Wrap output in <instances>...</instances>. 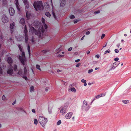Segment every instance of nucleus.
<instances>
[{
  "mask_svg": "<svg viewBox=\"0 0 131 131\" xmlns=\"http://www.w3.org/2000/svg\"><path fill=\"white\" fill-rule=\"evenodd\" d=\"M35 28H38V31L35 29L33 27L31 28V30H33L32 31L37 36H40L41 33L43 34L45 31L43 26L38 21H35L33 23Z\"/></svg>",
  "mask_w": 131,
  "mask_h": 131,
  "instance_id": "nucleus-1",
  "label": "nucleus"
},
{
  "mask_svg": "<svg viewBox=\"0 0 131 131\" xmlns=\"http://www.w3.org/2000/svg\"><path fill=\"white\" fill-rule=\"evenodd\" d=\"M33 5L37 11L38 9L41 10H42L44 8L43 4L41 1H38L35 2Z\"/></svg>",
  "mask_w": 131,
  "mask_h": 131,
  "instance_id": "nucleus-2",
  "label": "nucleus"
},
{
  "mask_svg": "<svg viewBox=\"0 0 131 131\" xmlns=\"http://www.w3.org/2000/svg\"><path fill=\"white\" fill-rule=\"evenodd\" d=\"M39 122L43 127H44L47 122V119L42 116L39 117L38 120Z\"/></svg>",
  "mask_w": 131,
  "mask_h": 131,
  "instance_id": "nucleus-3",
  "label": "nucleus"
},
{
  "mask_svg": "<svg viewBox=\"0 0 131 131\" xmlns=\"http://www.w3.org/2000/svg\"><path fill=\"white\" fill-rule=\"evenodd\" d=\"M89 108L90 107L88 105L87 101L84 100L82 106V109L84 110L87 111L89 109Z\"/></svg>",
  "mask_w": 131,
  "mask_h": 131,
  "instance_id": "nucleus-4",
  "label": "nucleus"
},
{
  "mask_svg": "<svg viewBox=\"0 0 131 131\" xmlns=\"http://www.w3.org/2000/svg\"><path fill=\"white\" fill-rule=\"evenodd\" d=\"M27 28L26 25H25L24 27V32L25 33V35L24 36L25 37V42L26 43H27L28 41V36L27 34Z\"/></svg>",
  "mask_w": 131,
  "mask_h": 131,
  "instance_id": "nucleus-5",
  "label": "nucleus"
},
{
  "mask_svg": "<svg viewBox=\"0 0 131 131\" xmlns=\"http://www.w3.org/2000/svg\"><path fill=\"white\" fill-rule=\"evenodd\" d=\"M15 24L14 22H13L12 24H10V25L9 28L10 32L12 33L14 31L15 29Z\"/></svg>",
  "mask_w": 131,
  "mask_h": 131,
  "instance_id": "nucleus-6",
  "label": "nucleus"
},
{
  "mask_svg": "<svg viewBox=\"0 0 131 131\" xmlns=\"http://www.w3.org/2000/svg\"><path fill=\"white\" fill-rule=\"evenodd\" d=\"M2 21L4 23H6L8 21V19L7 17L5 15H3L2 16Z\"/></svg>",
  "mask_w": 131,
  "mask_h": 131,
  "instance_id": "nucleus-7",
  "label": "nucleus"
},
{
  "mask_svg": "<svg viewBox=\"0 0 131 131\" xmlns=\"http://www.w3.org/2000/svg\"><path fill=\"white\" fill-rule=\"evenodd\" d=\"M9 12L10 15L11 16H13L15 13V11L14 9L12 7H10L9 8Z\"/></svg>",
  "mask_w": 131,
  "mask_h": 131,
  "instance_id": "nucleus-8",
  "label": "nucleus"
},
{
  "mask_svg": "<svg viewBox=\"0 0 131 131\" xmlns=\"http://www.w3.org/2000/svg\"><path fill=\"white\" fill-rule=\"evenodd\" d=\"M67 107V106H65L62 108L60 112L62 114H64L65 113Z\"/></svg>",
  "mask_w": 131,
  "mask_h": 131,
  "instance_id": "nucleus-9",
  "label": "nucleus"
},
{
  "mask_svg": "<svg viewBox=\"0 0 131 131\" xmlns=\"http://www.w3.org/2000/svg\"><path fill=\"white\" fill-rule=\"evenodd\" d=\"M73 115V113L70 112L67 113L65 116L66 118L67 119H70Z\"/></svg>",
  "mask_w": 131,
  "mask_h": 131,
  "instance_id": "nucleus-10",
  "label": "nucleus"
},
{
  "mask_svg": "<svg viewBox=\"0 0 131 131\" xmlns=\"http://www.w3.org/2000/svg\"><path fill=\"white\" fill-rule=\"evenodd\" d=\"M42 22L43 24V27L44 28V29L45 30V31H47V25L45 24V19H44L42 17Z\"/></svg>",
  "mask_w": 131,
  "mask_h": 131,
  "instance_id": "nucleus-11",
  "label": "nucleus"
},
{
  "mask_svg": "<svg viewBox=\"0 0 131 131\" xmlns=\"http://www.w3.org/2000/svg\"><path fill=\"white\" fill-rule=\"evenodd\" d=\"M15 5L17 10L19 12L20 11V6L19 4L18 0H15Z\"/></svg>",
  "mask_w": 131,
  "mask_h": 131,
  "instance_id": "nucleus-12",
  "label": "nucleus"
},
{
  "mask_svg": "<svg viewBox=\"0 0 131 131\" xmlns=\"http://www.w3.org/2000/svg\"><path fill=\"white\" fill-rule=\"evenodd\" d=\"M119 64H119H118L116 62L113 63L112 64V66L111 67L110 69V70L114 69L116 67H117Z\"/></svg>",
  "mask_w": 131,
  "mask_h": 131,
  "instance_id": "nucleus-13",
  "label": "nucleus"
},
{
  "mask_svg": "<svg viewBox=\"0 0 131 131\" xmlns=\"http://www.w3.org/2000/svg\"><path fill=\"white\" fill-rule=\"evenodd\" d=\"M60 6L63 7L65 5L66 0H60Z\"/></svg>",
  "mask_w": 131,
  "mask_h": 131,
  "instance_id": "nucleus-14",
  "label": "nucleus"
},
{
  "mask_svg": "<svg viewBox=\"0 0 131 131\" xmlns=\"http://www.w3.org/2000/svg\"><path fill=\"white\" fill-rule=\"evenodd\" d=\"M7 61L8 63L10 64V66H11L10 64H12L13 62V60L12 58L10 57H9L7 58Z\"/></svg>",
  "mask_w": 131,
  "mask_h": 131,
  "instance_id": "nucleus-15",
  "label": "nucleus"
},
{
  "mask_svg": "<svg viewBox=\"0 0 131 131\" xmlns=\"http://www.w3.org/2000/svg\"><path fill=\"white\" fill-rule=\"evenodd\" d=\"M19 23L23 25H24L25 24L24 19L23 18H21L19 21Z\"/></svg>",
  "mask_w": 131,
  "mask_h": 131,
  "instance_id": "nucleus-16",
  "label": "nucleus"
},
{
  "mask_svg": "<svg viewBox=\"0 0 131 131\" xmlns=\"http://www.w3.org/2000/svg\"><path fill=\"white\" fill-rule=\"evenodd\" d=\"M105 93H102L97 95L96 96V98L97 99L99 98L100 97L105 96Z\"/></svg>",
  "mask_w": 131,
  "mask_h": 131,
  "instance_id": "nucleus-17",
  "label": "nucleus"
},
{
  "mask_svg": "<svg viewBox=\"0 0 131 131\" xmlns=\"http://www.w3.org/2000/svg\"><path fill=\"white\" fill-rule=\"evenodd\" d=\"M7 73L8 74L12 75V74L13 73V69H10L8 70L7 72Z\"/></svg>",
  "mask_w": 131,
  "mask_h": 131,
  "instance_id": "nucleus-18",
  "label": "nucleus"
},
{
  "mask_svg": "<svg viewBox=\"0 0 131 131\" xmlns=\"http://www.w3.org/2000/svg\"><path fill=\"white\" fill-rule=\"evenodd\" d=\"M19 59L21 63L23 66H24L25 65V62L24 59L22 57H19Z\"/></svg>",
  "mask_w": 131,
  "mask_h": 131,
  "instance_id": "nucleus-19",
  "label": "nucleus"
},
{
  "mask_svg": "<svg viewBox=\"0 0 131 131\" xmlns=\"http://www.w3.org/2000/svg\"><path fill=\"white\" fill-rule=\"evenodd\" d=\"M30 15V14L27 11L26 12V16L27 20H28L29 19Z\"/></svg>",
  "mask_w": 131,
  "mask_h": 131,
  "instance_id": "nucleus-20",
  "label": "nucleus"
},
{
  "mask_svg": "<svg viewBox=\"0 0 131 131\" xmlns=\"http://www.w3.org/2000/svg\"><path fill=\"white\" fill-rule=\"evenodd\" d=\"M27 50L28 51L29 56H30V47L29 45H28Z\"/></svg>",
  "mask_w": 131,
  "mask_h": 131,
  "instance_id": "nucleus-21",
  "label": "nucleus"
},
{
  "mask_svg": "<svg viewBox=\"0 0 131 131\" xmlns=\"http://www.w3.org/2000/svg\"><path fill=\"white\" fill-rule=\"evenodd\" d=\"M129 102V101L128 100H124L122 101V102L124 104L128 103Z\"/></svg>",
  "mask_w": 131,
  "mask_h": 131,
  "instance_id": "nucleus-22",
  "label": "nucleus"
},
{
  "mask_svg": "<svg viewBox=\"0 0 131 131\" xmlns=\"http://www.w3.org/2000/svg\"><path fill=\"white\" fill-rule=\"evenodd\" d=\"M45 15L46 16L49 17H50L51 16V14L49 13L48 12L46 13H45Z\"/></svg>",
  "mask_w": 131,
  "mask_h": 131,
  "instance_id": "nucleus-23",
  "label": "nucleus"
},
{
  "mask_svg": "<svg viewBox=\"0 0 131 131\" xmlns=\"http://www.w3.org/2000/svg\"><path fill=\"white\" fill-rule=\"evenodd\" d=\"M24 4L25 5V6L26 7V8L27 9L28 8H29V5L28 4V3H25Z\"/></svg>",
  "mask_w": 131,
  "mask_h": 131,
  "instance_id": "nucleus-24",
  "label": "nucleus"
},
{
  "mask_svg": "<svg viewBox=\"0 0 131 131\" xmlns=\"http://www.w3.org/2000/svg\"><path fill=\"white\" fill-rule=\"evenodd\" d=\"M71 90L72 92H76V90L74 88H72L71 89Z\"/></svg>",
  "mask_w": 131,
  "mask_h": 131,
  "instance_id": "nucleus-25",
  "label": "nucleus"
},
{
  "mask_svg": "<svg viewBox=\"0 0 131 131\" xmlns=\"http://www.w3.org/2000/svg\"><path fill=\"white\" fill-rule=\"evenodd\" d=\"M34 88L33 86H31L30 87V92H32L34 91Z\"/></svg>",
  "mask_w": 131,
  "mask_h": 131,
  "instance_id": "nucleus-26",
  "label": "nucleus"
},
{
  "mask_svg": "<svg viewBox=\"0 0 131 131\" xmlns=\"http://www.w3.org/2000/svg\"><path fill=\"white\" fill-rule=\"evenodd\" d=\"M52 14L53 15V16L54 17V18H55V19H57V17L56 16L55 14V13H54V12L53 11H52Z\"/></svg>",
  "mask_w": 131,
  "mask_h": 131,
  "instance_id": "nucleus-27",
  "label": "nucleus"
},
{
  "mask_svg": "<svg viewBox=\"0 0 131 131\" xmlns=\"http://www.w3.org/2000/svg\"><path fill=\"white\" fill-rule=\"evenodd\" d=\"M40 66L39 65L37 64L36 65V68L37 69H39L40 71H41V69L40 68Z\"/></svg>",
  "mask_w": 131,
  "mask_h": 131,
  "instance_id": "nucleus-28",
  "label": "nucleus"
},
{
  "mask_svg": "<svg viewBox=\"0 0 131 131\" xmlns=\"http://www.w3.org/2000/svg\"><path fill=\"white\" fill-rule=\"evenodd\" d=\"M34 123L37 125L38 124V122L37 119H35L34 120Z\"/></svg>",
  "mask_w": 131,
  "mask_h": 131,
  "instance_id": "nucleus-29",
  "label": "nucleus"
},
{
  "mask_svg": "<svg viewBox=\"0 0 131 131\" xmlns=\"http://www.w3.org/2000/svg\"><path fill=\"white\" fill-rule=\"evenodd\" d=\"M110 52H111L110 50V49H108L105 51L104 54H106L107 53H110Z\"/></svg>",
  "mask_w": 131,
  "mask_h": 131,
  "instance_id": "nucleus-30",
  "label": "nucleus"
},
{
  "mask_svg": "<svg viewBox=\"0 0 131 131\" xmlns=\"http://www.w3.org/2000/svg\"><path fill=\"white\" fill-rule=\"evenodd\" d=\"M75 18V16L73 15H71L70 16V18L71 19H74Z\"/></svg>",
  "mask_w": 131,
  "mask_h": 131,
  "instance_id": "nucleus-31",
  "label": "nucleus"
},
{
  "mask_svg": "<svg viewBox=\"0 0 131 131\" xmlns=\"http://www.w3.org/2000/svg\"><path fill=\"white\" fill-rule=\"evenodd\" d=\"M61 123V121L60 120L58 121L57 123V125H59Z\"/></svg>",
  "mask_w": 131,
  "mask_h": 131,
  "instance_id": "nucleus-32",
  "label": "nucleus"
},
{
  "mask_svg": "<svg viewBox=\"0 0 131 131\" xmlns=\"http://www.w3.org/2000/svg\"><path fill=\"white\" fill-rule=\"evenodd\" d=\"M93 71L92 69H90L88 71V73H90L91 72H92Z\"/></svg>",
  "mask_w": 131,
  "mask_h": 131,
  "instance_id": "nucleus-33",
  "label": "nucleus"
},
{
  "mask_svg": "<svg viewBox=\"0 0 131 131\" xmlns=\"http://www.w3.org/2000/svg\"><path fill=\"white\" fill-rule=\"evenodd\" d=\"M27 73V69H24V75H26Z\"/></svg>",
  "mask_w": 131,
  "mask_h": 131,
  "instance_id": "nucleus-34",
  "label": "nucleus"
},
{
  "mask_svg": "<svg viewBox=\"0 0 131 131\" xmlns=\"http://www.w3.org/2000/svg\"><path fill=\"white\" fill-rule=\"evenodd\" d=\"M17 69V66L16 65H15L14 66V70H16Z\"/></svg>",
  "mask_w": 131,
  "mask_h": 131,
  "instance_id": "nucleus-35",
  "label": "nucleus"
},
{
  "mask_svg": "<svg viewBox=\"0 0 131 131\" xmlns=\"http://www.w3.org/2000/svg\"><path fill=\"white\" fill-rule=\"evenodd\" d=\"M100 10H98L97 11H95L94 12V14H96L98 13H100Z\"/></svg>",
  "mask_w": 131,
  "mask_h": 131,
  "instance_id": "nucleus-36",
  "label": "nucleus"
},
{
  "mask_svg": "<svg viewBox=\"0 0 131 131\" xmlns=\"http://www.w3.org/2000/svg\"><path fill=\"white\" fill-rule=\"evenodd\" d=\"M81 65V63H78L76 64V67H79Z\"/></svg>",
  "mask_w": 131,
  "mask_h": 131,
  "instance_id": "nucleus-37",
  "label": "nucleus"
},
{
  "mask_svg": "<svg viewBox=\"0 0 131 131\" xmlns=\"http://www.w3.org/2000/svg\"><path fill=\"white\" fill-rule=\"evenodd\" d=\"M119 60V58L118 57H116L114 59V60L115 61H117Z\"/></svg>",
  "mask_w": 131,
  "mask_h": 131,
  "instance_id": "nucleus-38",
  "label": "nucleus"
},
{
  "mask_svg": "<svg viewBox=\"0 0 131 131\" xmlns=\"http://www.w3.org/2000/svg\"><path fill=\"white\" fill-rule=\"evenodd\" d=\"M105 34H103L102 35V36L101 37V38L102 39H103L104 37L105 36Z\"/></svg>",
  "mask_w": 131,
  "mask_h": 131,
  "instance_id": "nucleus-39",
  "label": "nucleus"
},
{
  "mask_svg": "<svg viewBox=\"0 0 131 131\" xmlns=\"http://www.w3.org/2000/svg\"><path fill=\"white\" fill-rule=\"evenodd\" d=\"M31 41L33 43H34V38L33 37H32Z\"/></svg>",
  "mask_w": 131,
  "mask_h": 131,
  "instance_id": "nucleus-40",
  "label": "nucleus"
},
{
  "mask_svg": "<svg viewBox=\"0 0 131 131\" xmlns=\"http://www.w3.org/2000/svg\"><path fill=\"white\" fill-rule=\"evenodd\" d=\"M81 81L83 83H85V82H86V81L85 80H84V79H82L81 80Z\"/></svg>",
  "mask_w": 131,
  "mask_h": 131,
  "instance_id": "nucleus-41",
  "label": "nucleus"
},
{
  "mask_svg": "<svg viewBox=\"0 0 131 131\" xmlns=\"http://www.w3.org/2000/svg\"><path fill=\"white\" fill-rule=\"evenodd\" d=\"M2 99L3 100H5L6 99V97H5V96L4 95H3L2 96Z\"/></svg>",
  "mask_w": 131,
  "mask_h": 131,
  "instance_id": "nucleus-42",
  "label": "nucleus"
},
{
  "mask_svg": "<svg viewBox=\"0 0 131 131\" xmlns=\"http://www.w3.org/2000/svg\"><path fill=\"white\" fill-rule=\"evenodd\" d=\"M114 51L116 53H117L119 52V50L117 49H115Z\"/></svg>",
  "mask_w": 131,
  "mask_h": 131,
  "instance_id": "nucleus-43",
  "label": "nucleus"
},
{
  "mask_svg": "<svg viewBox=\"0 0 131 131\" xmlns=\"http://www.w3.org/2000/svg\"><path fill=\"white\" fill-rule=\"evenodd\" d=\"M48 51L47 50H44L42 51L43 53H45L46 52H47Z\"/></svg>",
  "mask_w": 131,
  "mask_h": 131,
  "instance_id": "nucleus-44",
  "label": "nucleus"
},
{
  "mask_svg": "<svg viewBox=\"0 0 131 131\" xmlns=\"http://www.w3.org/2000/svg\"><path fill=\"white\" fill-rule=\"evenodd\" d=\"M49 89V87H46L45 89V91L46 92H47L48 91V90Z\"/></svg>",
  "mask_w": 131,
  "mask_h": 131,
  "instance_id": "nucleus-45",
  "label": "nucleus"
},
{
  "mask_svg": "<svg viewBox=\"0 0 131 131\" xmlns=\"http://www.w3.org/2000/svg\"><path fill=\"white\" fill-rule=\"evenodd\" d=\"M23 2L24 4L28 3L27 0H23Z\"/></svg>",
  "mask_w": 131,
  "mask_h": 131,
  "instance_id": "nucleus-46",
  "label": "nucleus"
},
{
  "mask_svg": "<svg viewBox=\"0 0 131 131\" xmlns=\"http://www.w3.org/2000/svg\"><path fill=\"white\" fill-rule=\"evenodd\" d=\"M19 49L21 52H22V51H23V48L22 47V46L20 48H19Z\"/></svg>",
  "mask_w": 131,
  "mask_h": 131,
  "instance_id": "nucleus-47",
  "label": "nucleus"
},
{
  "mask_svg": "<svg viewBox=\"0 0 131 131\" xmlns=\"http://www.w3.org/2000/svg\"><path fill=\"white\" fill-rule=\"evenodd\" d=\"M19 49L21 52H22V51H23V48L22 47V46L20 48H19Z\"/></svg>",
  "mask_w": 131,
  "mask_h": 131,
  "instance_id": "nucleus-48",
  "label": "nucleus"
},
{
  "mask_svg": "<svg viewBox=\"0 0 131 131\" xmlns=\"http://www.w3.org/2000/svg\"><path fill=\"white\" fill-rule=\"evenodd\" d=\"M21 73H22L21 71H18L17 73V74L19 75H20L21 74Z\"/></svg>",
  "mask_w": 131,
  "mask_h": 131,
  "instance_id": "nucleus-49",
  "label": "nucleus"
},
{
  "mask_svg": "<svg viewBox=\"0 0 131 131\" xmlns=\"http://www.w3.org/2000/svg\"><path fill=\"white\" fill-rule=\"evenodd\" d=\"M64 56L63 55H60V54H59L58 55V57H62Z\"/></svg>",
  "mask_w": 131,
  "mask_h": 131,
  "instance_id": "nucleus-50",
  "label": "nucleus"
},
{
  "mask_svg": "<svg viewBox=\"0 0 131 131\" xmlns=\"http://www.w3.org/2000/svg\"><path fill=\"white\" fill-rule=\"evenodd\" d=\"M23 77L24 78L25 80H27V77H26V76H23Z\"/></svg>",
  "mask_w": 131,
  "mask_h": 131,
  "instance_id": "nucleus-51",
  "label": "nucleus"
},
{
  "mask_svg": "<svg viewBox=\"0 0 131 131\" xmlns=\"http://www.w3.org/2000/svg\"><path fill=\"white\" fill-rule=\"evenodd\" d=\"M22 56H25V52H23V51H22Z\"/></svg>",
  "mask_w": 131,
  "mask_h": 131,
  "instance_id": "nucleus-52",
  "label": "nucleus"
},
{
  "mask_svg": "<svg viewBox=\"0 0 131 131\" xmlns=\"http://www.w3.org/2000/svg\"><path fill=\"white\" fill-rule=\"evenodd\" d=\"M72 49V47H70L68 49V50L69 51H71Z\"/></svg>",
  "mask_w": 131,
  "mask_h": 131,
  "instance_id": "nucleus-53",
  "label": "nucleus"
},
{
  "mask_svg": "<svg viewBox=\"0 0 131 131\" xmlns=\"http://www.w3.org/2000/svg\"><path fill=\"white\" fill-rule=\"evenodd\" d=\"M90 34V32L89 31H88L86 33V35H89Z\"/></svg>",
  "mask_w": 131,
  "mask_h": 131,
  "instance_id": "nucleus-54",
  "label": "nucleus"
},
{
  "mask_svg": "<svg viewBox=\"0 0 131 131\" xmlns=\"http://www.w3.org/2000/svg\"><path fill=\"white\" fill-rule=\"evenodd\" d=\"M80 61V59H78L77 60H76L75 61L76 62H79Z\"/></svg>",
  "mask_w": 131,
  "mask_h": 131,
  "instance_id": "nucleus-55",
  "label": "nucleus"
},
{
  "mask_svg": "<svg viewBox=\"0 0 131 131\" xmlns=\"http://www.w3.org/2000/svg\"><path fill=\"white\" fill-rule=\"evenodd\" d=\"M32 111L34 113H35L36 112L35 110L34 109H32Z\"/></svg>",
  "mask_w": 131,
  "mask_h": 131,
  "instance_id": "nucleus-56",
  "label": "nucleus"
},
{
  "mask_svg": "<svg viewBox=\"0 0 131 131\" xmlns=\"http://www.w3.org/2000/svg\"><path fill=\"white\" fill-rule=\"evenodd\" d=\"M95 56L97 58H99L100 57V56L98 55H96Z\"/></svg>",
  "mask_w": 131,
  "mask_h": 131,
  "instance_id": "nucleus-57",
  "label": "nucleus"
},
{
  "mask_svg": "<svg viewBox=\"0 0 131 131\" xmlns=\"http://www.w3.org/2000/svg\"><path fill=\"white\" fill-rule=\"evenodd\" d=\"M57 72H59L61 71V70H60L59 69H58L57 70Z\"/></svg>",
  "mask_w": 131,
  "mask_h": 131,
  "instance_id": "nucleus-58",
  "label": "nucleus"
},
{
  "mask_svg": "<svg viewBox=\"0 0 131 131\" xmlns=\"http://www.w3.org/2000/svg\"><path fill=\"white\" fill-rule=\"evenodd\" d=\"M85 36L84 35L82 37L81 39V40H82L85 37Z\"/></svg>",
  "mask_w": 131,
  "mask_h": 131,
  "instance_id": "nucleus-59",
  "label": "nucleus"
},
{
  "mask_svg": "<svg viewBox=\"0 0 131 131\" xmlns=\"http://www.w3.org/2000/svg\"><path fill=\"white\" fill-rule=\"evenodd\" d=\"M120 45V44L118 43L117 45L116 46L118 48H119V47Z\"/></svg>",
  "mask_w": 131,
  "mask_h": 131,
  "instance_id": "nucleus-60",
  "label": "nucleus"
},
{
  "mask_svg": "<svg viewBox=\"0 0 131 131\" xmlns=\"http://www.w3.org/2000/svg\"><path fill=\"white\" fill-rule=\"evenodd\" d=\"M9 40L10 41H13V39L12 38H9Z\"/></svg>",
  "mask_w": 131,
  "mask_h": 131,
  "instance_id": "nucleus-61",
  "label": "nucleus"
},
{
  "mask_svg": "<svg viewBox=\"0 0 131 131\" xmlns=\"http://www.w3.org/2000/svg\"><path fill=\"white\" fill-rule=\"evenodd\" d=\"M78 22V20H74V24H75L77 23Z\"/></svg>",
  "mask_w": 131,
  "mask_h": 131,
  "instance_id": "nucleus-62",
  "label": "nucleus"
},
{
  "mask_svg": "<svg viewBox=\"0 0 131 131\" xmlns=\"http://www.w3.org/2000/svg\"><path fill=\"white\" fill-rule=\"evenodd\" d=\"M0 38L2 40H3V36L2 35H1L0 36Z\"/></svg>",
  "mask_w": 131,
  "mask_h": 131,
  "instance_id": "nucleus-63",
  "label": "nucleus"
},
{
  "mask_svg": "<svg viewBox=\"0 0 131 131\" xmlns=\"http://www.w3.org/2000/svg\"><path fill=\"white\" fill-rule=\"evenodd\" d=\"M18 47L19 48H20L22 46H21V45H19L18 46Z\"/></svg>",
  "mask_w": 131,
  "mask_h": 131,
  "instance_id": "nucleus-64",
  "label": "nucleus"
}]
</instances>
